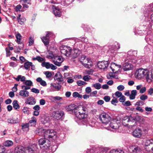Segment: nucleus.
Masks as SVG:
<instances>
[{
    "mask_svg": "<svg viewBox=\"0 0 153 153\" xmlns=\"http://www.w3.org/2000/svg\"><path fill=\"white\" fill-rule=\"evenodd\" d=\"M85 110L86 108L83 106L80 105L77 107L75 111V114L77 118L76 122L80 125L93 127L94 124H91L89 123H88L87 118V114L85 112Z\"/></svg>",
    "mask_w": 153,
    "mask_h": 153,
    "instance_id": "1",
    "label": "nucleus"
},
{
    "mask_svg": "<svg viewBox=\"0 0 153 153\" xmlns=\"http://www.w3.org/2000/svg\"><path fill=\"white\" fill-rule=\"evenodd\" d=\"M135 75L138 79L145 78L149 82L153 80V70L149 71L146 69L140 68L136 71Z\"/></svg>",
    "mask_w": 153,
    "mask_h": 153,
    "instance_id": "2",
    "label": "nucleus"
},
{
    "mask_svg": "<svg viewBox=\"0 0 153 153\" xmlns=\"http://www.w3.org/2000/svg\"><path fill=\"white\" fill-rule=\"evenodd\" d=\"M118 67L119 68H122L120 65H118L115 63L112 62L111 64L110 68L113 72H114L116 69V68ZM133 68V66L131 64L127 62H125L123 64L122 68L124 71H127L132 70Z\"/></svg>",
    "mask_w": 153,
    "mask_h": 153,
    "instance_id": "3",
    "label": "nucleus"
},
{
    "mask_svg": "<svg viewBox=\"0 0 153 153\" xmlns=\"http://www.w3.org/2000/svg\"><path fill=\"white\" fill-rule=\"evenodd\" d=\"M122 122L124 126L129 125L133 127L136 125V120L131 117H124L122 119Z\"/></svg>",
    "mask_w": 153,
    "mask_h": 153,
    "instance_id": "4",
    "label": "nucleus"
},
{
    "mask_svg": "<svg viewBox=\"0 0 153 153\" xmlns=\"http://www.w3.org/2000/svg\"><path fill=\"white\" fill-rule=\"evenodd\" d=\"M16 153H33V150L30 147L25 148L23 146H18L15 148Z\"/></svg>",
    "mask_w": 153,
    "mask_h": 153,
    "instance_id": "5",
    "label": "nucleus"
},
{
    "mask_svg": "<svg viewBox=\"0 0 153 153\" xmlns=\"http://www.w3.org/2000/svg\"><path fill=\"white\" fill-rule=\"evenodd\" d=\"M137 51L130 50L127 52V60L128 61H131L133 63L136 62V57Z\"/></svg>",
    "mask_w": 153,
    "mask_h": 153,
    "instance_id": "6",
    "label": "nucleus"
},
{
    "mask_svg": "<svg viewBox=\"0 0 153 153\" xmlns=\"http://www.w3.org/2000/svg\"><path fill=\"white\" fill-rule=\"evenodd\" d=\"M54 37L53 33L51 32H48L45 36L41 37V39L44 44L46 46L48 45L49 43V39L50 38H53Z\"/></svg>",
    "mask_w": 153,
    "mask_h": 153,
    "instance_id": "7",
    "label": "nucleus"
},
{
    "mask_svg": "<svg viewBox=\"0 0 153 153\" xmlns=\"http://www.w3.org/2000/svg\"><path fill=\"white\" fill-rule=\"evenodd\" d=\"M99 118L102 123L105 125H107L111 120V117L106 113H101L100 116Z\"/></svg>",
    "mask_w": 153,
    "mask_h": 153,
    "instance_id": "8",
    "label": "nucleus"
},
{
    "mask_svg": "<svg viewBox=\"0 0 153 153\" xmlns=\"http://www.w3.org/2000/svg\"><path fill=\"white\" fill-rule=\"evenodd\" d=\"M144 13L146 14H151L150 22H149V27H151L153 24V3L149 4L148 8L146 11L144 12Z\"/></svg>",
    "mask_w": 153,
    "mask_h": 153,
    "instance_id": "9",
    "label": "nucleus"
},
{
    "mask_svg": "<svg viewBox=\"0 0 153 153\" xmlns=\"http://www.w3.org/2000/svg\"><path fill=\"white\" fill-rule=\"evenodd\" d=\"M61 53L67 56H69L71 54V49L70 47L63 45L60 47Z\"/></svg>",
    "mask_w": 153,
    "mask_h": 153,
    "instance_id": "10",
    "label": "nucleus"
},
{
    "mask_svg": "<svg viewBox=\"0 0 153 153\" xmlns=\"http://www.w3.org/2000/svg\"><path fill=\"white\" fill-rule=\"evenodd\" d=\"M38 144L39 146H43V147L47 149L50 146V142L45 138H41L38 141Z\"/></svg>",
    "mask_w": 153,
    "mask_h": 153,
    "instance_id": "11",
    "label": "nucleus"
},
{
    "mask_svg": "<svg viewBox=\"0 0 153 153\" xmlns=\"http://www.w3.org/2000/svg\"><path fill=\"white\" fill-rule=\"evenodd\" d=\"M46 137L51 139L53 140L56 139L57 135L56 133L53 130H47L46 133Z\"/></svg>",
    "mask_w": 153,
    "mask_h": 153,
    "instance_id": "12",
    "label": "nucleus"
},
{
    "mask_svg": "<svg viewBox=\"0 0 153 153\" xmlns=\"http://www.w3.org/2000/svg\"><path fill=\"white\" fill-rule=\"evenodd\" d=\"M64 115V113L61 111H54L52 114L53 118L57 120L61 119Z\"/></svg>",
    "mask_w": 153,
    "mask_h": 153,
    "instance_id": "13",
    "label": "nucleus"
},
{
    "mask_svg": "<svg viewBox=\"0 0 153 153\" xmlns=\"http://www.w3.org/2000/svg\"><path fill=\"white\" fill-rule=\"evenodd\" d=\"M63 61V59L60 56H55L53 62L56 65L59 66L61 65V63Z\"/></svg>",
    "mask_w": 153,
    "mask_h": 153,
    "instance_id": "14",
    "label": "nucleus"
},
{
    "mask_svg": "<svg viewBox=\"0 0 153 153\" xmlns=\"http://www.w3.org/2000/svg\"><path fill=\"white\" fill-rule=\"evenodd\" d=\"M54 79L58 82L59 84H61L63 82V78L62 74L59 72L57 73L55 75Z\"/></svg>",
    "mask_w": 153,
    "mask_h": 153,
    "instance_id": "15",
    "label": "nucleus"
},
{
    "mask_svg": "<svg viewBox=\"0 0 153 153\" xmlns=\"http://www.w3.org/2000/svg\"><path fill=\"white\" fill-rule=\"evenodd\" d=\"M120 125V124L114 121L113 122L110 123L109 126L107 128V129L110 130H111V129H117L119 128Z\"/></svg>",
    "mask_w": 153,
    "mask_h": 153,
    "instance_id": "16",
    "label": "nucleus"
},
{
    "mask_svg": "<svg viewBox=\"0 0 153 153\" xmlns=\"http://www.w3.org/2000/svg\"><path fill=\"white\" fill-rule=\"evenodd\" d=\"M47 130L44 129L42 128L37 129L35 131V133L39 135L43 136L46 137V133ZM47 134V133H46Z\"/></svg>",
    "mask_w": 153,
    "mask_h": 153,
    "instance_id": "17",
    "label": "nucleus"
},
{
    "mask_svg": "<svg viewBox=\"0 0 153 153\" xmlns=\"http://www.w3.org/2000/svg\"><path fill=\"white\" fill-rule=\"evenodd\" d=\"M97 66L100 69H104L108 66V62L106 61L100 62L97 63Z\"/></svg>",
    "mask_w": 153,
    "mask_h": 153,
    "instance_id": "18",
    "label": "nucleus"
},
{
    "mask_svg": "<svg viewBox=\"0 0 153 153\" xmlns=\"http://www.w3.org/2000/svg\"><path fill=\"white\" fill-rule=\"evenodd\" d=\"M142 134L141 130L139 128L135 129L132 132L133 136L136 138L140 137Z\"/></svg>",
    "mask_w": 153,
    "mask_h": 153,
    "instance_id": "19",
    "label": "nucleus"
},
{
    "mask_svg": "<svg viewBox=\"0 0 153 153\" xmlns=\"http://www.w3.org/2000/svg\"><path fill=\"white\" fill-rule=\"evenodd\" d=\"M53 13L55 16L59 17L61 16L62 13L60 9L57 7L53 6Z\"/></svg>",
    "mask_w": 153,
    "mask_h": 153,
    "instance_id": "20",
    "label": "nucleus"
},
{
    "mask_svg": "<svg viewBox=\"0 0 153 153\" xmlns=\"http://www.w3.org/2000/svg\"><path fill=\"white\" fill-rule=\"evenodd\" d=\"M25 103L28 105H34L36 103V100L33 97H28L25 100Z\"/></svg>",
    "mask_w": 153,
    "mask_h": 153,
    "instance_id": "21",
    "label": "nucleus"
},
{
    "mask_svg": "<svg viewBox=\"0 0 153 153\" xmlns=\"http://www.w3.org/2000/svg\"><path fill=\"white\" fill-rule=\"evenodd\" d=\"M29 93L28 91L26 90H20L19 93V95L23 98L27 97L29 96Z\"/></svg>",
    "mask_w": 153,
    "mask_h": 153,
    "instance_id": "22",
    "label": "nucleus"
},
{
    "mask_svg": "<svg viewBox=\"0 0 153 153\" xmlns=\"http://www.w3.org/2000/svg\"><path fill=\"white\" fill-rule=\"evenodd\" d=\"M132 153H139L141 151V148L137 146H132L131 147Z\"/></svg>",
    "mask_w": 153,
    "mask_h": 153,
    "instance_id": "23",
    "label": "nucleus"
},
{
    "mask_svg": "<svg viewBox=\"0 0 153 153\" xmlns=\"http://www.w3.org/2000/svg\"><path fill=\"white\" fill-rule=\"evenodd\" d=\"M77 107L74 104H72L66 107V109L67 111H74L75 113V110L76 109Z\"/></svg>",
    "mask_w": 153,
    "mask_h": 153,
    "instance_id": "24",
    "label": "nucleus"
},
{
    "mask_svg": "<svg viewBox=\"0 0 153 153\" xmlns=\"http://www.w3.org/2000/svg\"><path fill=\"white\" fill-rule=\"evenodd\" d=\"M8 123L11 124H16L19 123V120L18 118H10L7 120Z\"/></svg>",
    "mask_w": 153,
    "mask_h": 153,
    "instance_id": "25",
    "label": "nucleus"
},
{
    "mask_svg": "<svg viewBox=\"0 0 153 153\" xmlns=\"http://www.w3.org/2000/svg\"><path fill=\"white\" fill-rule=\"evenodd\" d=\"M21 15L20 14H19L17 17V20L19 24L21 25H22L24 24V22L26 20V19L25 17H22L21 18Z\"/></svg>",
    "mask_w": 153,
    "mask_h": 153,
    "instance_id": "26",
    "label": "nucleus"
},
{
    "mask_svg": "<svg viewBox=\"0 0 153 153\" xmlns=\"http://www.w3.org/2000/svg\"><path fill=\"white\" fill-rule=\"evenodd\" d=\"M137 93V91L135 90H132L131 91V94L129 97V99L131 100H134Z\"/></svg>",
    "mask_w": 153,
    "mask_h": 153,
    "instance_id": "27",
    "label": "nucleus"
},
{
    "mask_svg": "<svg viewBox=\"0 0 153 153\" xmlns=\"http://www.w3.org/2000/svg\"><path fill=\"white\" fill-rule=\"evenodd\" d=\"M14 79L16 81H19L20 80L23 82L25 81L26 78L25 76H22L21 75H19L17 77H14Z\"/></svg>",
    "mask_w": 153,
    "mask_h": 153,
    "instance_id": "28",
    "label": "nucleus"
},
{
    "mask_svg": "<svg viewBox=\"0 0 153 153\" xmlns=\"http://www.w3.org/2000/svg\"><path fill=\"white\" fill-rule=\"evenodd\" d=\"M36 118L34 117H33L29 121L28 123L29 126H34L36 125Z\"/></svg>",
    "mask_w": 153,
    "mask_h": 153,
    "instance_id": "29",
    "label": "nucleus"
},
{
    "mask_svg": "<svg viewBox=\"0 0 153 153\" xmlns=\"http://www.w3.org/2000/svg\"><path fill=\"white\" fill-rule=\"evenodd\" d=\"M37 82H39L41 85L44 86H45L47 85L46 82L42 80V79L40 77H38L36 79Z\"/></svg>",
    "mask_w": 153,
    "mask_h": 153,
    "instance_id": "30",
    "label": "nucleus"
},
{
    "mask_svg": "<svg viewBox=\"0 0 153 153\" xmlns=\"http://www.w3.org/2000/svg\"><path fill=\"white\" fill-rule=\"evenodd\" d=\"M146 40L149 44H150V42L153 43V36L152 35H147L146 38Z\"/></svg>",
    "mask_w": 153,
    "mask_h": 153,
    "instance_id": "31",
    "label": "nucleus"
},
{
    "mask_svg": "<svg viewBox=\"0 0 153 153\" xmlns=\"http://www.w3.org/2000/svg\"><path fill=\"white\" fill-rule=\"evenodd\" d=\"M13 144V142L12 141L10 140L5 141L4 143V145L6 147L10 146H12Z\"/></svg>",
    "mask_w": 153,
    "mask_h": 153,
    "instance_id": "32",
    "label": "nucleus"
},
{
    "mask_svg": "<svg viewBox=\"0 0 153 153\" xmlns=\"http://www.w3.org/2000/svg\"><path fill=\"white\" fill-rule=\"evenodd\" d=\"M143 142L144 143L145 146H150V144H152V139H144Z\"/></svg>",
    "mask_w": 153,
    "mask_h": 153,
    "instance_id": "33",
    "label": "nucleus"
},
{
    "mask_svg": "<svg viewBox=\"0 0 153 153\" xmlns=\"http://www.w3.org/2000/svg\"><path fill=\"white\" fill-rule=\"evenodd\" d=\"M12 104L13 108L15 109H17L19 108L20 106L17 100H15L13 101L12 103Z\"/></svg>",
    "mask_w": 153,
    "mask_h": 153,
    "instance_id": "34",
    "label": "nucleus"
},
{
    "mask_svg": "<svg viewBox=\"0 0 153 153\" xmlns=\"http://www.w3.org/2000/svg\"><path fill=\"white\" fill-rule=\"evenodd\" d=\"M81 53V51L78 49L75 50L73 53V56L75 58L79 56Z\"/></svg>",
    "mask_w": 153,
    "mask_h": 153,
    "instance_id": "35",
    "label": "nucleus"
},
{
    "mask_svg": "<svg viewBox=\"0 0 153 153\" xmlns=\"http://www.w3.org/2000/svg\"><path fill=\"white\" fill-rule=\"evenodd\" d=\"M51 64L49 62H44L42 63V65L43 67H45L47 69H49L51 68Z\"/></svg>",
    "mask_w": 153,
    "mask_h": 153,
    "instance_id": "36",
    "label": "nucleus"
},
{
    "mask_svg": "<svg viewBox=\"0 0 153 153\" xmlns=\"http://www.w3.org/2000/svg\"><path fill=\"white\" fill-rule=\"evenodd\" d=\"M55 56L53 54L51 51H49L48 54L46 56V58L48 59H51L53 61Z\"/></svg>",
    "mask_w": 153,
    "mask_h": 153,
    "instance_id": "37",
    "label": "nucleus"
},
{
    "mask_svg": "<svg viewBox=\"0 0 153 153\" xmlns=\"http://www.w3.org/2000/svg\"><path fill=\"white\" fill-rule=\"evenodd\" d=\"M32 59L34 61L37 60L39 62H41L44 61V58L40 56H37L36 57H33Z\"/></svg>",
    "mask_w": 153,
    "mask_h": 153,
    "instance_id": "38",
    "label": "nucleus"
},
{
    "mask_svg": "<svg viewBox=\"0 0 153 153\" xmlns=\"http://www.w3.org/2000/svg\"><path fill=\"white\" fill-rule=\"evenodd\" d=\"M32 62H27L25 63L24 65L25 68L27 70H28L30 68V65H31Z\"/></svg>",
    "mask_w": 153,
    "mask_h": 153,
    "instance_id": "39",
    "label": "nucleus"
},
{
    "mask_svg": "<svg viewBox=\"0 0 153 153\" xmlns=\"http://www.w3.org/2000/svg\"><path fill=\"white\" fill-rule=\"evenodd\" d=\"M26 85L29 86L30 87L33 86V83L30 80H26L25 82H23Z\"/></svg>",
    "mask_w": 153,
    "mask_h": 153,
    "instance_id": "40",
    "label": "nucleus"
},
{
    "mask_svg": "<svg viewBox=\"0 0 153 153\" xmlns=\"http://www.w3.org/2000/svg\"><path fill=\"white\" fill-rule=\"evenodd\" d=\"M50 120L49 117H45L42 121L43 124H45L49 122Z\"/></svg>",
    "mask_w": 153,
    "mask_h": 153,
    "instance_id": "41",
    "label": "nucleus"
},
{
    "mask_svg": "<svg viewBox=\"0 0 153 153\" xmlns=\"http://www.w3.org/2000/svg\"><path fill=\"white\" fill-rule=\"evenodd\" d=\"M73 96L74 98L78 97L79 98H81L82 97L81 95L79 94L78 93L76 92L73 93Z\"/></svg>",
    "mask_w": 153,
    "mask_h": 153,
    "instance_id": "42",
    "label": "nucleus"
},
{
    "mask_svg": "<svg viewBox=\"0 0 153 153\" xmlns=\"http://www.w3.org/2000/svg\"><path fill=\"white\" fill-rule=\"evenodd\" d=\"M72 75L70 73H65L64 74V77L67 79H69L72 77Z\"/></svg>",
    "mask_w": 153,
    "mask_h": 153,
    "instance_id": "43",
    "label": "nucleus"
},
{
    "mask_svg": "<svg viewBox=\"0 0 153 153\" xmlns=\"http://www.w3.org/2000/svg\"><path fill=\"white\" fill-rule=\"evenodd\" d=\"M29 125L28 123L24 124L22 126V129L24 131L28 130L29 129Z\"/></svg>",
    "mask_w": 153,
    "mask_h": 153,
    "instance_id": "44",
    "label": "nucleus"
},
{
    "mask_svg": "<svg viewBox=\"0 0 153 153\" xmlns=\"http://www.w3.org/2000/svg\"><path fill=\"white\" fill-rule=\"evenodd\" d=\"M51 86H52L55 89H57V90H59L61 89V85H54L52 83L51 84Z\"/></svg>",
    "mask_w": 153,
    "mask_h": 153,
    "instance_id": "45",
    "label": "nucleus"
},
{
    "mask_svg": "<svg viewBox=\"0 0 153 153\" xmlns=\"http://www.w3.org/2000/svg\"><path fill=\"white\" fill-rule=\"evenodd\" d=\"M93 86L97 89H99L101 87V84L99 83H97L93 84Z\"/></svg>",
    "mask_w": 153,
    "mask_h": 153,
    "instance_id": "46",
    "label": "nucleus"
},
{
    "mask_svg": "<svg viewBox=\"0 0 153 153\" xmlns=\"http://www.w3.org/2000/svg\"><path fill=\"white\" fill-rule=\"evenodd\" d=\"M110 153H124L123 151L120 150H111Z\"/></svg>",
    "mask_w": 153,
    "mask_h": 153,
    "instance_id": "47",
    "label": "nucleus"
},
{
    "mask_svg": "<svg viewBox=\"0 0 153 153\" xmlns=\"http://www.w3.org/2000/svg\"><path fill=\"white\" fill-rule=\"evenodd\" d=\"M93 72V71L92 69L90 70H85L84 73L85 74L92 75Z\"/></svg>",
    "mask_w": 153,
    "mask_h": 153,
    "instance_id": "48",
    "label": "nucleus"
},
{
    "mask_svg": "<svg viewBox=\"0 0 153 153\" xmlns=\"http://www.w3.org/2000/svg\"><path fill=\"white\" fill-rule=\"evenodd\" d=\"M86 57L85 56L83 55L80 58L79 60L80 62L82 63H83L85 61H86Z\"/></svg>",
    "mask_w": 153,
    "mask_h": 153,
    "instance_id": "49",
    "label": "nucleus"
},
{
    "mask_svg": "<svg viewBox=\"0 0 153 153\" xmlns=\"http://www.w3.org/2000/svg\"><path fill=\"white\" fill-rule=\"evenodd\" d=\"M16 37L17 39V42L18 43L19 42L21 39L22 36L19 33H17L16 35Z\"/></svg>",
    "mask_w": 153,
    "mask_h": 153,
    "instance_id": "50",
    "label": "nucleus"
},
{
    "mask_svg": "<svg viewBox=\"0 0 153 153\" xmlns=\"http://www.w3.org/2000/svg\"><path fill=\"white\" fill-rule=\"evenodd\" d=\"M91 79V76L89 75L84 76L82 79L85 81H88Z\"/></svg>",
    "mask_w": 153,
    "mask_h": 153,
    "instance_id": "51",
    "label": "nucleus"
},
{
    "mask_svg": "<svg viewBox=\"0 0 153 153\" xmlns=\"http://www.w3.org/2000/svg\"><path fill=\"white\" fill-rule=\"evenodd\" d=\"M33 38L30 37L29 38V46L32 45L34 43Z\"/></svg>",
    "mask_w": 153,
    "mask_h": 153,
    "instance_id": "52",
    "label": "nucleus"
},
{
    "mask_svg": "<svg viewBox=\"0 0 153 153\" xmlns=\"http://www.w3.org/2000/svg\"><path fill=\"white\" fill-rule=\"evenodd\" d=\"M148 98V97L145 94H143L140 96V99L141 100L144 101L147 99Z\"/></svg>",
    "mask_w": 153,
    "mask_h": 153,
    "instance_id": "53",
    "label": "nucleus"
},
{
    "mask_svg": "<svg viewBox=\"0 0 153 153\" xmlns=\"http://www.w3.org/2000/svg\"><path fill=\"white\" fill-rule=\"evenodd\" d=\"M118 102L117 100L115 97H114L111 101V103L114 105H116V104Z\"/></svg>",
    "mask_w": 153,
    "mask_h": 153,
    "instance_id": "54",
    "label": "nucleus"
},
{
    "mask_svg": "<svg viewBox=\"0 0 153 153\" xmlns=\"http://www.w3.org/2000/svg\"><path fill=\"white\" fill-rule=\"evenodd\" d=\"M21 88L23 90H27L29 89L30 88V86L27 85H22V86Z\"/></svg>",
    "mask_w": 153,
    "mask_h": 153,
    "instance_id": "55",
    "label": "nucleus"
},
{
    "mask_svg": "<svg viewBox=\"0 0 153 153\" xmlns=\"http://www.w3.org/2000/svg\"><path fill=\"white\" fill-rule=\"evenodd\" d=\"M77 83L79 86H81L82 85L86 84V83L84 81L79 80L77 81Z\"/></svg>",
    "mask_w": 153,
    "mask_h": 153,
    "instance_id": "56",
    "label": "nucleus"
},
{
    "mask_svg": "<svg viewBox=\"0 0 153 153\" xmlns=\"http://www.w3.org/2000/svg\"><path fill=\"white\" fill-rule=\"evenodd\" d=\"M117 88L119 91H122L124 89L125 87L123 85H120L117 87Z\"/></svg>",
    "mask_w": 153,
    "mask_h": 153,
    "instance_id": "57",
    "label": "nucleus"
},
{
    "mask_svg": "<svg viewBox=\"0 0 153 153\" xmlns=\"http://www.w3.org/2000/svg\"><path fill=\"white\" fill-rule=\"evenodd\" d=\"M120 98L119 100V101L123 103H124V102L126 100V98L125 97L124 95H122Z\"/></svg>",
    "mask_w": 153,
    "mask_h": 153,
    "instance_id": "58",
    "label": "nucleus"
},
{
    "mask_svg": "<svg viewBox=\"0 0 153 153\" xmlns=\"http://www.w3.org/2000/svg\"><path fill=\"white\" fill-rule=\"evenodd\" d=\"M21 3L30 4L31 0H20Z\"/></svg>",
    "mask_w": 153,
    "mask_h": 153,
    "instance_id": "59",
    "label": "nucleus"
},
{
    "mask_svg": "<svg viewBox=\"0 0 153 153\" xmlns=\"http://www.w3.org/2000/svg\"><path fill=\"white\" fill-rule=\"evenodd\" d=\"M123 105L124 106H129L131 105V102L129 101H127L122 103Z\"/></svg>",
    "mask_w": 153,
    "mask_h": 153,
    "instance_id": "60",
    "label": "nucleus"
},
{
    "mask_svg": "<svg viewBox=\"0 0 153 153\" xmlns=\"http://www.w3.org/2000/svg\"><path fill=\"white\" fill-rule=\"evenodd\" d=\"M144 104V102L143 101L141 100H139L135 103V105L137 106H142Z\"/></svg>",
    "mask_w": 153,
    "mask_h": 153,
    "instance_id": "61",
    "label": "nucleus"
},
{
    "mask_svg": "<svg viewBox=\"0 0 153 153\" xmlns=\"http://www.w3.org/2000/svg\"><path fill=\"white\" fill-rule=\"evenodd\" d=\"M115 95L117 97H120L122 95V93L119 91H117L115 93Z\"/></svg>",
    "mask_w": 153,
    "mask_h": 153,
    "instance_id": "62",
    "label": "nucleus"
},
{
    "mask_svg": "<svg viewBox=\"0 0 153 153\" xmlns=\"http://www.w3.org/2000/svg\"><path fill=\"white\" fill-rule=\"evenodd\" d=\"M114 74L111 72L109 73V74L107 76V78L109 79H111L113 77L114 75Z\"/></svg>",
    "mask_w": 153,
    "mask_h": 153,
    "instance_id": "63",
    "label": "nucleus"
},
{
    "mask_svg": "<svg viewBox=\"0 0 153 153\" xmlns=\"http://www.w3.org/2000/svg\"><path fill=\"white\" fill-rule=\"evenodd\" d=\"M79 39L85 42H88L87 39L85 37H80L79 38Z\"/></svg>",
    "mask_w": 153,
    "mask_h": 153,
    "instance_id": "64",
    "label": "nucleus"
}]
</instances>
